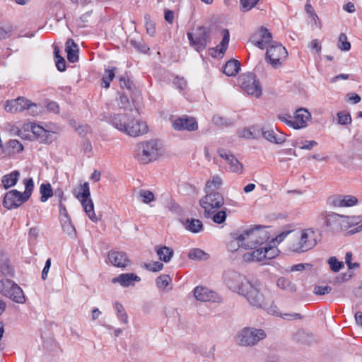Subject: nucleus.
<instances>
[{"label": "nucleus", "mask_w": 362, "mask_h": 362, "mask_svg": "<svg viewBox=\"0 0 362 362\" xmlns=\"http://www.w3.org/2000/svg\"><path fill=\"white\" fill-rule=\"evenodd\" d=\"M226 283L231 291L244 297L252 308L265 306L269 294L262 291L259 282H251L245 276L233 272L227 275Z\"/></svg>", "instance_id": "1"}, {"label": "nucleus", "mask_w": 362, "mask_h": 362, "mask_svg": "<svg viewBox=\"0 0 362 362\" xmlns=\"http://www.w3.org/2000/svg\"><path fill=\"white\" fill-rule=\"evenodd\" d=\"M322 238L321 231L313 228L293 230L288 247L293 252H305L315 247Z\"/></svg>", "instance_id": "2"}, {"label": "nucleus", "mask_w": 362, "mask_h": 362, "mask_svg": "<svg viewBox=\"0 0 362 362\" xmlns=\"http://www.w3.org/2000/svg\"><path fill=\"white\" fill-rule=\"evenodd\" d=\"M268 229L267 227L255 226L236 235L235 238L245 249H255L257 246L264 245L269 239Z\"/></svg>", "instance_id": "3"}, {"label": "nucleus", "mask_w": 362, "mask_h": 362, "mask_svg": "<svg viewBox=\"0 0 362 362\" xmlns=\"http://www.w3.org/2000/svg\"><path fill=\"white\" fill-rule=\"evenodd\" d=\"M163 153L161 144L156 140L139 143L136 147V156L143 163L157 160Z\"/></svg>", "instance_id": "4"}, {"label": "nucleus", "mask_w": 362, "mask_h": 362, "mask_svg": "<svg viewBox=\"0 0 362 362\" xmlns=\"http://www.w3.org/2000/svg\"><path fill=\"white\" fill-rule=\"evenodd\" d=\"M267 337L264 329L254 327H245L239 330L235 337V342L240 346L252 347Z\"/></svg>", "instance_id": "5"}, {"label": "nucleus", "mask_w": 362, "mask_h": 362, "mask_svg": "<svg viewBox=\"0 0 362 362\" xmlns=\"http://www.w3.org/2000/svg\"><path fill=\"white\" fill-rule=\"evenodd\" d=\"M210 28L205 26H198L193 32L187 33V36L189 45L197 52L203 51L211 42Z\"/></svg>", "instance_id": "6"}, {"label": "nucleus", "mask_w": 362, "mask_h": 362, "mask_svg": "<svg viewBox=\"0 0 362 362\" xmlns=\"http://www.w3.org/2000/svg\"><path fill=\"white\" fill-rule=\"evenodd\" d=\"M206 194L199 200L206 218H209L224 204L223 195L218 192H205Z\"/></svg>", "instance_id": "7"}, {"label": "nucleus", "mask_w": 362, "mask_h": 362, "mask_svg": "<svg viewBox=\"0 0 362 362\" xmlns=\"http://www.w3.org/2000/svg\"><path fill=\"white\" fill-rule=\"evenodd\" d=\"M76 197L80 201L85 213L88 216L89 219L96 223L98 221L99 218L95 214L94 211V204L93 200L90 199V192L89 189L88 182H86L80 185L79 191L75 192Z\"/></svg>", "instance_id": "8"}, {"label": "nucleus", "mask_w": 362, "mask_h": 362, "mask_svg": "<svg viewBox=\"0 0 362 362\" xmlns=\"http://www.w3.org/2000/svg\"><path fill=\"white\" fill-rule=\"evenodd\" d=\"M0 293L19 304H23L26 301L22 288L9 279L0 281Z\"/></svg>", "instance_id": "9"}, {"label": "nucleus", "mask_w": 362, "mask_h": 362, "mask_svg": "<svg viewBox=\"0 0 362 362\" xmlns=\"http://www.w3.org/2000/svg\"><path fill=\"white\" fill-rule=\"evenodd\" d=\"M4 109L6 112L11 113L21 112L25 110H27L32 115H36L40 112L39 107L35 103L23 97L7 100Z\"/></svg>", "instance_id": "10"}, {"label": "nucleus", "mask_w": 362, "mask_h": 362, "mask_svg": "<svg viewBox=\"0 0 362 362\" xmlns=\"http://www.w3.org/2000/svg\"><path fill=\"white\" fill-rule=\"evenodd\" d=\"M238 83L242 90L247 94L255 98L261 96L262 93V86L254 74H243L238 78Z\"/></svg>", "instance_id": "11"}, {"label": "nucleus", "mask_w": 362, "mask_h": 362, "mask_svg": "<svg viewBox=\"0 0 362 362\" xmlns=\"http://www.w3.org/2000/svg\"><path fill=\"white\" fill-rule=\"evenodd\" d=\"M288 55L287 51L284 47L280 44L271 45L266 53V58L269 60L273 67L277 68L282 64Z\"/></svg>", "instance_id": "12"}, {"label": "nucleus", "mask_w": 362, "mask_h": 362, "mask_svg": "<svg viewBox=\"0 0 362 362\" xmlns=\"http://www.w3.org/2000/svg\"><path fill=\"white\" fill-rule=\"evenodd\" d=\"M193 295L196 300L200 302L221 303V297L215 291L203 286H197L193 290Z\"/></svg>", "instance_id": "13"}, {"label": "nucleus", "mask_w": 362, "mask_h": 362, "mask_svg": "<svg viewBox=\"0 0 362 362\" xmlns=\"http://www.w3.org/2000/svg\"><path fill=\"white\" fill-rule=\"evenodd\" d=\"M260 308L264 309L269 314L281 316L283 319L287 320H294L297 319H301V315L299 313H285L282 314L277 305L272 300L269 295L267 296V300L264 307Z\"/></svg>", "instance_id": "14"}, {"label": "nucleus", "mask_w": 362, "mask_h": 362, "mask_svg": "<svg viewBox=\"0 0 362 362\" xmlns=\"http://www.w3.org/2000/svg\"><path fill=\"white\" fill-rule=\"evenodd\" d=\"M132 122L134 124L132 127L129 129H126L124 126L121 125L119 123V131L130 136L134 137L144 134L148 132V125L145 122L137 119H132Z\"/></svg>", "instance_id": "15"}, {"label": "nucleus", "mask_w": 362, "mask_h": 362, "mask_svg": "<svg viewBox=\"0 0 362 362\" xmlns=\"http://www.w3.org/2000/svg\"><path fill=\"white\" fill-rule=\"evenodd\" d=\"M27 200L22 193L13 189L5 194L3 203L6 208L11 209L18 207Z\"/></svg>", "instance_id": "16"}, {"label": "nucleus", "mask_w": 362, "mask_h": 362, "mask_svg": "<svg viewBox=\"0 0 362 362\" xmlns=\"http://www.w3.org/2000/svg\"><path fill=\"white\" fill-rule=\"evenodd\" d=\"M250 42L256 47L264 49L272 42V35L266 29L261 28L250 37Z\"/></svg>", "instance_id": "17"}, {"label": "nucleus", "mask_w": 362, "mask_h": 362, "mask_svg": "<svg viewBox=\"0 0 362 362\" xmlns=\"http://www.w3.org/2000/svg\"><path fill=\"white\" fill-rule=\"evenodd\" d=\"M218 155L226 160L231 172L236 174H242L243 173V165L229 151L221 149L218 151Z\"/></svg>", "instance_id": "18"}, {"label": "nucleus", "mask_w": 362, "mask_h": 362, "mask_svg": "<svg viewBox=\"0 0 362 362\" xmlns=\"http://www.w3.org/2000/svg\"><path fill=\"white\" fill-rule=\"evenodd\" d=\"M261 134L265 139L273 144H281L286 141V135L276 128L263 127L261 129Z\"/></svg>", "instance_id": "19"}, {"label": "nucleus", "mask_w": 362, "mask_h": 362, "mask_svg": "<svg viewBox=\"0 0 362 362\" xmlns=\"http://www.w3.org/2000/svg\"><path fill=\"white\" fill-rule=\"evenodd\" d=\"M173 127L177 131H195L198 128L197 122L192 117H179L173 121Z\"/></svg>", "instance_id": "20"}, {"label": "nucleus", "mask_w": 362, "mask_h": 362, "mask_svg": "<svg viewBox=\"0 0 362 362\" xmlns=\"http://www.w3.org/2000/svg\"><path fill=\"white\" fill-rule=\"evenodd\" d=\"M354 226H356V228L350 230L351 234L356 233L362 230V220L359 216H348L341 215V220H340V230H346Z\"/></svg>", "instance_id": "21"}, {"label": "nucleus", "mask_w": 362, "mask_h": 362, "mask_svg": "<svg viewBox=\"0 0 362 362\" xmlns=\"http://www.w3.org/2000/svg\"><path fill=\"white\" fill-rule=\"evenodd\" d=\"M293 129H300L307 127L308 122L311 119V114L303 107L298 109L293 117Z\"/></svg>", "instance_id": "22"}, {"label": "nucleus", "mask_w": 362, "mask_h": 362, "mask_svg": "<svg viewBox=\"0 0 362 362\" xmlns=\"http://www.w3.org/2000/svg\"><path fill=\"white\" fill-rule=\"evenodd\" d=\"M141 281V278L134 273H124L112 279L113 284H119L122 287H130L135 285V282Z\"/></svg>", "instance_id": "23"}, {"label": "nucleus", "mask_w": 362, "mask_h": 362, "mask_svg": "<svg viewBox=\"0 0 362 362\" xmlns=\"http://www.w3.org/2000/svg\"><path fill=\"white\" fill-rule=\"evenodd\" d=\"M221 35H222L221 42L211 50V54L213 57H222L228 49L230 40V33L228 30L222 29Z\"/></svg>", "instance_id": "24"}, {"label": "nucleus", "mask_w": 362, "mask_h": 362, "mask_svg": "<svg viewBox=\"0 0 362 362\" xmlns=\"http://www.w3.org/2000/svg\"><path fill=\"white\" fill-rule=\"evenodd\" d=\"M23 151V144L16 139L9 140L2 147V153L4 154V157L6 158H11Z\"/></svg>", "instance_id": "25"}, {"label": "nucleus", "mask_w": 362, "mask_h": 362, "mask_svg": "<svg viewBox=\"0 0 362 362\" xmlns=\"http://www.w3.org/2000/svg\"><path fill=\"white\" fill-rule=\"evenodd\" d=\"M320 216L325 221V226L333 230H340V220H341V215L334 212H323Z\"/></svg>", "instance_id": "26"}, {"label": "nucleus", "mask_w": 362, "mask_h": 362, "mask_svg": "<svg viewBox=\"0 0 362 362\" xmlns=\"http://www.w3.org/2000/svg\"><path fill=\"white\" fill-rule=\"evenodd\" d=\"M357 202V199L351 195H338L331 198V204L334 207H350Z\"/></svg>", "instance_id": "27"}, {"label": "nucleus", "mask_w": 362, "mask_h": 362, "mask_svg": "<svg viewBox=\"0 0 362 362\" xmlns=\"http://www.w3.org/2000/svg\"><path fill=\"white\" fill-rule=\"evenodd\" d=\"M108 260L117 267H125L129 264L126 254L122 252L110 251L108 253Z\"/></svg>", "instance_id": "28"}, {"label": "nucleus", "mask_w": 362, "mask_h": 362, "mask_svg": "<svg viewBox=\"0 0 362 362\" xmlns=\"http://www.w3.org/2000/svg\"><path fill=\"white\" fill-rule=\"evenodd\" d=\"M259 248H255L252 252H249L243 255V259L245 261H253L262 262V264H266L265 256L264 252V245L259 246Z\"/></svg>", "instance_id": "29"}, {"label": "nucleus", "mask_w": 362, "mask_h": 362, "mask_svg": "<svg viewBox=\"0 0 362 362\" xmlns=\"http://www.w3.org/2000/svg\"><path fill=\"white\" fill-rule=\"evenodd\" d=\"M133 117H130L128 115H115L112 120L111 123L112 126L119 131V123L121 125L124 126L126 129H129L132 127L134 124L132 122Z\"/></svg>", "instance_id": "30"}, {"label": "nucleus", "mask_w": 362, "mask_h": 362, "mask_svg": "<svg viewBox=\"0 0 362 362\" xmlns=\"http://www.w3.org/2000/svg\"><path fill=\"white\" fill-rule=\"evenodd\" d=\"M66 51L67 53V59L71 62L74 63L78 61V45L72 39H69L66 42Z\"/></svg>", "instance_id": "31"}, {"label": "nucleus", "mask_w": 362, "mask_h": 362, "mask_svg": "<svg viewBox=\"0 0 362 362\" xmlns=\"http://www.w3.org/2000/svg\"><path fill=\"white\" fill-rule=\"evenodd\" d=\"M223 181L222 177L218 175H213L209 179L204 187L205 192H216V190L220 189L223 185Z\"/></svg>", "instance_id": "32"}, {"label": "nucleus", "mask_w": 362, "mask_h": 362, "mask_svg": "<svg viewBox=\"0 0 362 362\" xmlns=\"http://www.w3.org/2000/svg\"><path fill=\"white\" fill-rule=\"evenodd\" d=\"M183 225L186 230L197 233L202 230L203 225L201 221L194 218H187L183 222Z\"/></svg>", "instance_id": "33"}, {"label": "nucleus", "mask_w": 362, "mask_h": 362, "mask_svg": "<svg viewBox=\"0 0 362 362\" xmlns=\"http://www.w3.org/2000/svg\"><path fill=\"white\" fill-rule=\"evenodd\" d=\"M157 255L160 260L168 262L173 256V250L167 246H157L156 247Z\"/></svg>", "instance_id": "34"}, {"label": "nucleus", "mask_w": 362, "mask_h": 362, "mask_svg": "<svg viewBox=\"0 0 362 362\" xmlns=\"http://www.w3.org/2000/svg\"><path fill=\"white\" fill-rule=\"evenodd\" d=\"M60 223L64 232H65L71 238H76V230L70 217L60 218Z\"/></svg>", "instance_id": "35"}, {"label": "nucleus", "mask_w": 362, "mask_h": 362, "mask_svg": "<svg viewBox=\"0 0 362 362\" xmlns=\"http://www.w3.org/2000/svg\"><path fill=\"white\" fill-rule=\"evenodd\" d=\"M238 135L240 137L247 139H257L260 135V129L257 127L252 126L239 131Z\"/></svg>", "instance_id": "36"}, {"label": "nucleus", "mask_w": 362, "mask_h": 362, "mask_svg": "<svg viewBox=\"0 0 362 362\" xmlns=\"http://www.w3.org/2000/svg\"><path fill=\"white\" fill-rule=\"evenodd\" d=\"M20 176V173L18 170H14L9 174L4 175L2 178V184L5 189H8L14 186Z\"/></svg>", "instance_id": "37"}, {"label": "nucleus", "mask_w": 362, "mask_h": 362, "mask_svg": "<svg viewBox=\"0 0 362 362\" xmlns=\"http://www.w3.org/2000/svg\"><path fill=\"white\" fill-rule=\"evenodd\" d=\"M264 252L266 262L268 259H272L277 257L279 254V250L276 244L272 243L270 241L269 243H266L264 245Z\"/></svg>", "instance_id": "38"}, {"label": "nucleus", "mask_w": 362, "mask_h": 362, "mask_svg": "<svg viewBox=\"0 0 362 362\" xmlns=\"http://www.w3.org/2000/svg\"><path fill=\"white\" fill-rule=\"evenodd\" d=\"M240 64L238 60H229L225 65L223 72L226 75L232 76H235L240 70Z\"/></svg>", "instance_id": "39"}, {"label": "nucleus", "mask_w": 362, "mask_h": 362, "mask_svg": "<svg viewBox=\"0 0 362 362\" xmlns=\"http://www.w3.org/2000/svg\"><path fill=\"white\" fill-rule=\"evenodd\" d=\"M137 197L141 202L146 204H150L156 200L153 193L148 189H140Z\"/></svg>", "instance_id": "40"}, {"label": "nucleus", "mask_w": 362, "mask_h": 362, "mask_svg": "<svg viewBox=\"0 0 362 362\" xmlns=\"http://www.w3.org/2000/svg\"><path fill=\"white\" fill-rule=\"evenodd\" d=\"M276 285L280 288L289 292H294L296 290V285L285 277L279 278L276 281Z\"/></svg>", "instance_id": "41"}, {"label": "nucleus", "mask_w": 362, "mask_h": 362, "mask_svg": "<svg viewBox=\"0 0 362 362\" xmlns=\"http://www.w3.org/2000/svg\"><path fill=\"white\" fill-rule=\"evenodd\" d=\"M188 257L193 260H206L209 255L201 249L194 248L189 250Z\"/></svg>", "instance_id": "42"}, {"label": "nucleus", "mask_w": 362, "mask_h": 362, "mask_svg": "<svg viewBox=\"0 0 362 362\" xmlns=\"http://www.w3.org/2000/svg\"><path fill=\"white\" fill-rule=\"evenodd\" d=\"M114 310L117 318L124 324H127L129 322L128 316L123 305L118 302H115L114 304Z\"/></svg>", "instance_id": "43"}, {"label": "nucleus", "mask_w": 362, "mask_h": 362, "mask_svg": "<svg viewBox=\"0 0 362 362\" xmlns=\"http://www.w3.org/2000/svg\"><path fill=\"white\" fill-rule=\"evenodd\" d=\"M41 194L40 200L42 202H46L49 197H52V189L51 185L49 183L42 184L40 187Z\"/></svg>", "instance_id": "44"}, {"label": "nucleus", "mask_w": 362, "mask_h": 362, "mask_svg": "<svg viewBox=\"0 0 362 362\" xmlns=\"http://www.w3.org/2000/svg\"><path fill=\"white\" fill-rule=\"evenodd\" d=\"M145 26L146 33L151 37L154 36L156 33L155 23L151 20L150 15L144 16Z\"/></svg>", "instance_id": "45"}, {"label": "nucleus", "mask_w": 362, "mask_h": 362, "mask_svg": "<svg viewBox=\"0 0 362 362\" xmlns=\"http://www.w3.org/2000/svg\"><path fill=\"white\" fill-rule=\"evenodd\" d=\"M0 274L3 276H9L13 274V269L10 267L6 258L0 259Z\"/></svg>", "instance_id": "46"}, {"label": "nucleus", "mask_w": 362, "mask_h": 362, "mask_svg": "<svg viewBox=\"0 0 362 362\" xmlns=\"http://www.w3.org/2000/svg\"><path fill=\"white\" fill-rule=\"evenodd\" d=\"M337 123L341 125H346L351 124V117L350 114L346 111L339 112L337 114Z\"/></svg>", "instance_id": "47"}, {"label": "nucleus", "mask_w": 362, "mask_h": 362, "mask_svg": "<svg viewBox=\"0 0 362 362\" xmlns=\"http://www.w3.org/2000/svg\"><path fill=\"white\" fill-rule=\"evenodd\" d=\"M54 138V132L48 131L44 128L43 132L37 139L41 143H48L52 141Z\"/></svg>", "instance_id": "48"}, {"label": "nucleus", "mask_w": 362, "mask_h": 362, "mask_svg": "<svg viewBox=\"0 0 362 362\" xmlns=\"http://www.w3.org/2000/svg\"><path fill=\"white\" fill-rule=\"evenodd\" d=\"M338 48L342 51H349L351 49V44L344 33H341L339 35Z\"/></svg>", "instance_id": "49"}, {"label": "nucleus", "mask_w": 362, "mask_h": 362, "mask_svg": "<svg viewBox=\"0 0 362 362\" xmlns=\"http://www.w3.org/2000/svg\"><path fill=\"white\" fill-rule=\"evenodd\" d=\"M328 264L332 271L334 272H339L344 267V262L339 261L336 257H331L328 259Z\"/></svg>", "instance_id": "50"}, {"label": "nucleus", "mask_w": 362, "mask_h": 362, "mask_svg": "<svg viewBox=\"0 0 362 362\" xmlns=\"http://www.w3.org/2000/svg\"><path fill=\"white\" fill-rule=\"evenodd\" d=\"M171 281V279L168 275H161L156 279V286L158 288L165 289Z\"/></svg>", "instance_id": "51"}, {"label": "nucleus", "mask_w": 362, "mask_h": 362, "mask_svg": "<svg viewBox=\"0 0 362 362\" xmlns=\"http://www.w3.org/2000/svg\"><path fill=\"white\" fill-rule=\"evenodd\" d=\"M259 0H240V9L242 11H248L257 4Z\"/></svg>", "instance_id": "52"}, {"label": "nucleus", "mask_w": 362, "mask_h": 362, "mask_svg": "<svg viewBox=\"0 0 362 362\" xmlns=\"http://www.w3.org/2000/svg\"><path fill=\"white\" fill-rule=\"evenodd\" d=\"M293 230H284L281 233H280L279 235H277L276 236L275 238H272L271 242L272 243H277V244H279L280 243H281L284 238L286 237H287L288 235H289V238H288V243L291 241V233H292Z\"/></svg>", "instance_id": "53"}, {"label": "nucleus", "mask_w": 362, "mask_h": 362, "mask_svg": "<svg viewBox=\"0 0 362 362\" xmlns=\"http://www.w3.org/2000/svg\"><path fill=\"white\" fill-rule=\"evenodd\" d=\"M211 216L213 221L217 224L223 223L227 217L226 212L224 210L218 211Z\"/></svg>", "instance_id": "54"}, {"label": "nucleus", "mask_w": 362, "mask_h": 362, "mask_svg": "<svg viewBox=\"0 0 362 362\" xmlns=\"http://www.w3.org/2000/svg\"><path fill=\"white\" fill-rule=\"evenodd\" d=\"M24 184H25V192H23V194L24 195L25 199H28L31 195V192L33 189V186H34L33 181L31 178L26 179L24 180Z\"/></svg>", "instance_id": "55"}, {"label": "nucleus", "mask_w": 362, "mask_h": 362, "mask_svg": "<svg viewBox=\"0 0 362 362\" xmlns=\"http://www.w3.org/2000/svg\"><path fill=\"white\" fill-rule=\"evenodd\" d=\"M106 74L107 76L103 78L102 86L105 88H108L110 81H112L115 77V74L113 70H106Z\"/></svg>", "instance_id": "56"}, {"label": "nucleus", "mask_w": 362, "mask_h": 362, "mask_svg": "<svg viewBox=\"0 0 362 362\" xmlns=\"http://www.w3.org/2000/svg\"><path fill=\"white\" fill-rule=\"evenodd\" d=\"M34 124L33 122H28L23 125L22 128L18 131V134L21 136H27L25 134L26 132H33V129L34 127Z\"/></svg>", "instance_id": "57"}, {"label": "nucleus", "mask_w": 362, "mask_h": 362, "mask_svg": "<svg viewBox=\"0 0 362 362\" xmlns=\"http://www.w3.org/2000/svg\"><path fill=\"white\" fill-rule=\"evenodd\" d=\"M145 267L147 269L151 272L160 271L163 267V264L160 262H153L150 264H146Z\"/></svg>", "instance_id": "58"}, {"label": "nucleus", "mask_w": 362, "mask_h": 362, "mask_svg": "<svg viewBox=\"0 0 362 362\" xmlns=\"http://www.w3.org/2000/svg\"><path fill=\"white\" fill-rule=\"evenodd\" d=\"M239 235V233L233 234V240L228 244L230 250H236L239 247H243V245L240 243H239L238 240L235 238V236Z\"/></svg>", "instance_id": "59"}, {"label": "nucleus", "mask_w": 362, "mask_h": 362, "mask_svg": "<svg viewBox=\"0 0 362 362\" xmlns=\"http://www.w3.org/2000/svg\"><path fill=\"white\" fill-rule=\"evenodd\" d=\"M280 121L286 124L288 127L293 128V119L291 115H280L278 116Z\"/></svg>", "instance_id": "60"}, {"label": "nucleus", "mask_w": 362, "mask_h": 362, "mask_svg": "<svg viewBox=\"0 0 362 362\" xmlns=\"http://www.w3.org/2000/svg\"><path fill=\"white\" fill-rule=\"evenodd\" d=\"M308 47L310 49L315 50L316 53L318 54L321 52L322 49L321 44L318 40H313L308 43Z\"/></svg>", "instance_id": "61"}, {"label": "nucleus", "mask_w": 362, "mask_h": 362, "mask_svg": "<svg viewBox=\"0 0 362 362\" xmlns=\"http://www.w3.org/2000/svg\"><path fill=\"white\" fill-rule=\"evenodd\" d=\"M317 146V142L313 140L305 141L299 148L304 150H310Z\"/></svg>", "instance_id": "62"}, {"label": "nucleus", "mask_w": 362, "mask_h": 362, "mask_svg": "<svg viewBox=\"0 0 362 362\" xmlns=\"http://www.w3.org/2000/svg\"><path fill=\"white\" fill-rule=\"evenodd\" d=\"M331 291L329 286H316L314 288V293L316 295H325L329 293Z\"/></svg>", "instance_id": "63"}, {"label": "nucleus", "mask_w": 362, "mask_h": 362, "mask_svg": "<svg viewBox=\"0 0 362 362\" xmlns=\"http://www.w3.org/2000/svg\"><path fill=\"white\" fill-rule=\"evenodd\" d=\"M131 44L137 49L138 51L146 53L148 50H149V48L145 45H143L140 42H136L135 40H131Z\"/></svg>", "instance_id": "64"}]
</instances>
